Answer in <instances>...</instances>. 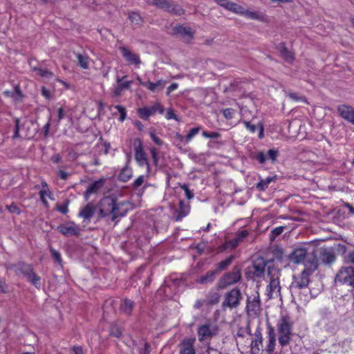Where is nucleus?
<instances>
[{"label": "nucleus", "instance_id": "7", "mask_svg": "<svg viewBox=\"0 0 354 354\" xmlns=\"http://www.w3.org/2000/svg\"><path fill=\"white\" fill-rule=\"evenodd\" d=\"M132 204L127 200L117 201L112 197V221L118 216H124L132 209Z\"/></svg>", "mask_w": 354, "mask_h": 354}, {"label": "nucleus", "instance_id": "1", "mask_svg": "<svg viewBox=\"0 0 354 354\" xmlns=\"http://www.w3.org/2000/svg\"><path fill=\"white\" fill-rule=\"evenodd\" d=\"M318 268V260L314 256H310L305 263L304 270L299 274L293 277V281L289 288L290 292L297 294L299 290L308 287L310 282V277Z\"/></svg>", "mask_w": 354, "mask_h": 354}, {"label": "nucleus", "instance_id": "35", "mask_svg": "<svg viewBox=\"0 0 354 354\" xmlns=\"http://www.w3.org/2000/svg\"><path fill=\"white\" fill-rule=\"evenodd\" d=\"M276 179L274 176H268L265 179H260L259 182L257 183L256 188L259 191H265L268 185Z\"/></svg>", "mask_w": 354, "mask_h": 354}, {"label": "nucleus", "instance_id": "19", "mask_svg": "<svg viewBox=\"0 0 354 354\" xmlns=\"http://www.w3.org/2000/svg\"><path fill=\"white\" fill-rule=\"evenodd\" d=\"M138 80L140 85L145 87L147 89L151 92L162 90L166 84V82L163 80H160L156 82H152L150 80H148L147 82H143L140 77H138Z\"/></svg>", "mask_w": 354, "mask_h": 354}, {"label": "nucleus", "instance_id": "13", "mask_svg": "<svg viewBox=\"0 0 354 354\" xmlns=\"http://www.w3.org/2000/svg\"><path fill=\"white\" fill-rule=\"evenodd\" d=\"M266 344L264 351L266 354H276L275 346H276V334L274 327L269 325L266 331Z\"/></svg>", "mask_w": 354, "mask_h": 354}, {"label": "nucleus", "instance_id": "43", "mask_svg": "<svg viewBox=\"0 0 354 354\" xmlns=\"http://www.w3.org/2000/svg\"><path fill=\"white\" fill-rule=\"evenodd\" d=\"M243 8L234 2H231V3L229 6V8L227 10H230L233 13L241 15V13L243 12Z\"/></svg>", "mask_w": 354, "mask_h": 354}, {"label": "nucleus", "instance_id": "60", "mask_svg": "<svg viewBox=\"0 0 354 354\" xmlns=\"http://www.w3.org/2000/svg\"><path fill=\"white\" fill-rule=\"evenodd\" d=\"M248 231L247 230H243L237 232L236 235V239L239 241H242L245 237L248 236Z\"/></svg>", "mask_w": 354, "mask_h": 354}, {"label": "nucleus", "instance_id": "56", "mask_svg": "<svg viewBox=\"0 0 354 354\" xmlns=\"http://www.w3.org/2000/svg\"><path fill=\"white\" fill-rule=\"evenodd\" d=\"M150 153L151 155L152 161L154 165H157L158 162V149L156 147H151L150 149Z\"/></svg>", "mask_w": 354, "mask_h": 354}, {"label": "nucleus", "instance_id": "47", "mask_svg": "<svg viewBox=\"0 0 354 354\" xmlns=\"http://www.w3.org/2000/svg\"><path fill=\"white\" fill-rule=\"evenodd\" d=\"M115 108L118 110L119 113V120L120 122H124V120L127 118V111L126 109L121 105H116Z\"/></svg>", "mask_w": 354, "mask_h": 354}, {"label": "nucleus", "instance_id": "29", "mask_svg": "<svg viewBox=\"0 0 354 354\" xmlns=\"http://www.w3.org/2000/svg\"><path fill=\"white\" fill-rule=\"evenodd\" d=\"M246 19L263 21L265 15L262 12L251 11L243 8L241 15Z\"/></svg>", "mask_w": 354, "mask_h": 354}, {"label": "nucleus", "instance_id": "15", "mask_svg": "<svg viewBox=\"0 0 354 354\" xmlns=\"http://www.w3.org/2000/svg\"><path fill=\"white\" fill-rule=\"evenodd\" d=\"M318 263L321 261L325 264H330L336 259L335 251L333 248H321L319 252V256L317 257Z\"/></svg>", "mask_w": 354, "mask_h": 354}, {"label": "nucleus", "instance_id": "22", "mask_svg": "<svg viewBox=\"0 0 354 354\" xmlns=\"http://www.w3.org/2000/svg\"><path fill=\"white\" fill-rule=\"evenodd\" d=\"M135 307V302L128 298L121 299L119 310L120 313L127 316L132 315L133 308Z\"/></svg>", "mask_w": 354, "mask_h": 354}, {"label": "nucleus", "instance_id": "12", "mask_svg": "<svg viewBox=\"0 0 354 354\" xmlns=\"http://www.w3.org/2000/svg\"><path fill=\"white\" fill-rule=\"evenodd\" d=\"M310 256H314L317 258V254L313 252L311 253H307V251L305 248H298L295 249L290 254V260L295 263H303L305 266V263L309 259Z\"/></svg>", "mask_w": 354, "mask_h": 354}, {"label": "nucleus", "instance_id": "34", "mask_svg": "<svg viewBox=\"0 0 354 354\" xmlns=\"http://www.w3.org/2000/svg\"><path fill=\"white\" fill-rule=\"evenodd\" d=\"M280 53L281 57L288 62H292L295 59L294 54L288 50L286 48L285 43L282 42L279 44Z\"/></svg>", "mask_w": 354, "mask_h": 354}, {"label": "nucleus", "instance_id": "14", "mask_svg": "<svg viewBox=\"0 0 354 354\" xmlns=\"http://www.w3.org/2000/svg\"><path fill=\"white\" fill-rule=\"evenodd\" d=\"M57 230L65 236H78L80 231V227L74 222L61 224Z\"/></svg>", "mask_w": 354, "mask_h": 354}, {"label": "nucleus", "instance_id": "53", "mask_svg": "<svg viewBox=\"0 0 354 354\" xmlns=\"http://www.w3.org/2000/svg\"><path fill=\"white\" fill-rule=\"evenodd\" d=\"M202 136L206 138H218L221 136V133L218 132L207 131H203Z\"/></svg>", "mask_w": 354, "mask_h": 354}, {"label": "nucleus", "instance_id": "16", "mask_svg": "<svg viewBox=\"0 0 354 354\" xmlns=\"http://www.w3.org/2000/svg\"><path fill=\"white\" fill-rule=\"evenodd\" d=\"M120 50L122 56L129 64L139 65L141 62L139 55L131 52L124 46H120Z\"/></svg>", "mask_w": 354, "mask_h": 354}, {"label": "nucleus", "instance_id": "46", "mask_svg": "<svg viewBox=\"0 0 354 354\" xmlns=\"http://www.w3.org/2000/svg\"><path fill=\"white\" fill-rule=\"evenodd\" d=\"M77 57L78 59L79 64L82 68L86 69L88 68V57L82 54H77Z\"/></svg>", "mask_w": 354, "mask_h": 354}, {"label": "nucleus", "instance_id": "50", "mask_svg": "<svg viewBox=\"0 0 354 354\" xmlns=\"http://www.w3.org/2000/svg\"><path fill=\"white\" fill-rule=\"evenodd\" d=\"M152 109L153 113L155 114L156 113H159L160 114H163L165 112V109L160 102H157L153 104V106H150Z\"/></svg>", "mask_w": 354, "mask_h": 354}, {"label": "nucleus", "instance_id": "36", "mask_svg": "<svg viewBox=\"0 0 354 354\" xmlns=\"http://www.w3.org/2000/svg\"><path fill=\"white\" fill-rule=\"evenodd\" d=\"M137 113L139 118L144 120H148L150 116L154 115L151 108L149 106L139 108L137 111Z\"/></svg>", "mask_w": 354, "mask_h": 354}, {"label": "nucleus", "instance_id": "8", "mask_svg": "<svg viewBox=\"0 0 354 354\" xmlns=\"http://www.w3.org/2000/svg\"><path fill=\"white\" fill-rule=\"evenodd\" d=\"M335 282L354 288V268L351 267L341 268L335 276Z\"/></svg>", "mask_w": 354, "mask_h": 354}, {"label": "nucleus", "instance_id": "55", "mask_svg": "<svg viewBox=\"0 0 354 354\" xmlns=\"http://www.w3.org/2000/svg\"><path fill=\"white\" fill-rule=\"evenodd\" d=\"M254 158L261 164L265 163L267 160L266 155L264 153L263 151L257 152Z\"/></svg>", "mask_w": 354, "mask_h": 354}, {"label": "nucleus", "instance_id": "44", "mask_svg": "<svg viewBox=\"0 0 354 354\" xmlns=\"http://www.w3.org/2000/svg\"><path fill=\"white\" fill-rule=\"evenodd\" d=\"M201 127L191 129L188 133L186 135V144L189 143L193 139V138L199 133Z\"/></svg>", "mask_w": 354, "mask_h": 354}, {"label": "nucleus", "instance_id": "59", "mask_svg": "<svg viewBox=\"0 0 354 354\" xmlns=\"http://www.w3.org/2000/svg\"><path fill=\"white\" fill-rule=\"evenodd\" d=\"M279 151L277 149H269L268 151V158L272 160V162H274L277 160L278 156Z\"/></svg>", "mask_w": 354, "mask_h": 354}, {"label": "nucleus", "instance_id": "10", "mask_svg": "<svg viewBox=\"0 0 354 354\" xmlns=\"http://www.w3.org/2000/svg\"><path fill=\"white\" fill-rule=\"evenodd\" d=\"M246 310L248 313L250 315H257L259 313L261 310V300L258 292H255L254 294L248 297Z\"/></svg>", "mask_w": 354, "mask_h": 354}, {"label": "nucleus", "instance_id": "25", "mask_svg": "<svg viewBox=\"0 0 354 354\" xmlns=\"http://www.w3.org/2000/svg\"><path fill=\"white\" fill-rule=\"evenodd\" d=\"M263 348V337L260 331L256 330L254 333V339L251 344L252 354H259Z\"/></svg>", "mask_w": 354, "mask_h": 354}, {"label": "nucleus", "instance_id": "41", "mask_svg": "<svg viewBox=\"0 0 354 354\" xmlns=\"http://www.w3.org/2000/svg\"><path fill=\"white\" fill-rule=\"evenodd\" d=\"M50 252L54 261L57 262L59 265H62V259L59 252L54 249L53 247L49 248Z\"/></svg>", "mask_w": 354, "mask_h": 354}, {"label": "nucleus", "instance_id": "49", "mask_svg": "<svg viewBox=\"0 0 354 354\" xmlns=\"http://www.w3.org/2000/svg\"><path fill=\"white\" fill-rule=\"evenodd\" d=\"M6 208L11 214H15L17 215H19L21 214L19 207L15 203H12L10 205H6Z\"/></svg>", "mask_w": 354, "mask_h": 354}, {"label": "nucleus", "instance_id": "30", "mask_svg": "<svg viewBox=\"0 0 354 354\" xmlns=\"http://www.w3.org/2000/svg\"><path fill=\"white\" fill-rule=\"evenodd\" d=\"M133 176V169L128 165L124 166L118 174V179L124 183L128 182Z\"/></svg>", "mask_w": 354, "mask_h": 354}, {"label": "nucleus", "instance_id": "20", "mask_svg": "<svg viewBox=\"0 0 354 354\" xmlns=\"http://www.w3.org/2000/svg\"><path fill=\"white\" fill-rule=\"evenodd\" d=\"M266 263L263 258H257L252 266V272L256 277H261L264 275Z\"/></svg>", "mask_w": 354, "mask_h": 354}, {"label": "nucleus", "instance_id": "42", "mask_svg": "<svg viewBox=\"0 0 354 354\" xmlns=\"http://www.w3.org/2000/svg\"><path fill=\"white\" fill-rule=\"evenodd\" d=\"M69 203L70 201L68 199H66L63 203L56 205V209L62 214H66L68 212V207Z\"/></svg>", "mask_w": 354, "mask_h": 354}, {"label": "nucleus", "instance_id": "6", "mask_svg": "<svg viewBox=\"0 0 354 354\" xmlns=\"http://www.w3.org/2000/svg\"><path fill=\"white\" fill-rule=\"evenodd\" d=\"M149 3L173 15H182L185 13V10L172 0H151Z\"/></svg>", "mask_w": 354, "mask_h": 354}, {"label": "nucleus", "instance_id": "62", "mask_svg": "<svg viewBox=\"0 0 354 354\" xmlns=\"http://www.w3.org/2000/svg\"><path fill=\"white\" fill-rule=\"evenodd\" d=\"M165 118L167 120L174 119V120H178L176 115L175 114L174 111L171 109H169L167 110L166 115H165Z\"/></svg>", "mask_w": 354, "mask_h": 354}, {"label": "nucleus", "instance_id": "17", "mask_svg": "<svg viewBox=\"0 0 354 354\" xmlns=\"http://www.w3.org/2000/svg\"><path fill=\"white\" fill-rule=\"evenodd\" d=\"M31 70L35 73L37 75L40 76L41 77L44 78L46 80H50L52 79L56 80L57 82H59L64 84H65V82L62 81V80L55 77L54 73L49 70L44 68H41L39 66H31Z\"/></svg>", "mask_w": 354, "mask_h": 354}, {"label": "nucleus", "instance_id": "5", "mask_svg": "<svg viewBox=\"0 0 354 354\" xmlns=\"http://www.w3.org/2000/svg\"><path fill=\"white\" fill-rule=\"evenodd\" d=\"M243 296L239 288H234L227 291L222 303L223 308H236L241 304Z\"/></svg>", "mask_w": 354, "mask_h": 354}, {"label": "nucleus", "instance_id": "2", "mask_svg": "<svg viewBox=\"0 0 354 354\" xmlns=\"http://www.w3.org/2000/svg\"><path fill=\"white\" fill-rule=\"evenodd\" d=\"M293 322L288 315L280 317L276 327L279 345L283 348L287 346L291 342L292 336Z\"/></svg>", "mask_w": 354, "mask_h": 354}, {"label": "nucleus", "instance_id": "4", "mask_svg": "<svg viewBox=\"0 0 354 354\" xmlns=\"http://www.w3.org/2000/svg\"><path fill=\"white\" fill-rule=\"evenodd\" d=\"M268 275L270 277L269 284L266 287L267 296L269 299L277 298L281 296V286L279 277V271L272 270L270 267L268 270Z\"/></svg>", "mask_w": 354, "mask_h": 354}, {"label": "nucleus", "instance_id": "45", "mask_svg": "<svg viewBox=\"0 0 354 354\" xmlns=\"http://www.w3.org/2000/svg\"><path fill=\"white\" fill-rule=\"evenodd\" d=\"M145 176L144 175H141L136 178L131 184V187L133 189L136 190L138 187L143 185L145 181Z\"/></svg>", "mask_w": 354, "mask_h": 354}, {"label": "nucleus", "instance_id": "52", "mask_svg": "<svg viewBox=\"0 0 354 354\" xmlns=\"http://www.w3.org/2000/svg\"><path fill=\"white\" fill-rule=\"evenodd\" d=\"M10 292L9 286L3 277H0V292L8 293Z\"/></svg>", "mask_w": 354, "mask_h": 354}, {"label": "nucleus", "instance_id": "31", "mask_svg": "<svg viewBox=\"0 0 354 354\" xmlns=\"http://www.w3.org/2000/svg\"><path fill=\"white\" fill-rule=\"evenodd\" d=\"M95 208L92 204L86 205L79 213V216L85 220H90L94 215Z\"/></svg>", "mask_w": 354, "mask_h": 354}, {"label": "nucleus", "instance_id": "54", "mask_svg": "<svg viewBox=\"0 0 354 354\" xmlns=\"http://www.w3.org/2000/svg\"><path fill=\"white\" fill-rule=\"evenodd\" d=\"M239 243L240 242L236 238H234L226 241L225 245L227 248L234 249L239 245Z\"/></svg>", "mask_w": 354, "mask_h": 354}, {"label": "nucleus", "instance_id": "27", "mask_svg": "<svg viewBox=\"0 0 354 354\" xmlns=\"http://www.w3.org/2000/svg\"><path fill=\"white\" fill-rule=\"evenodd\" d=\"M198 339L204 341L211 338L213 336V333L209 324H203L198 328Z\"/></svg>", "mask_w": 354, "mask_h": 354}, {"label": "nucleus", "instance_id": "21", "mask_svg": "<svg viewBox=\"0 0 354 354\" xmlns=\"http://www.w3.org/2000/svg\"><path fill=\"white\" fill-rule=\"evenodd\" d=\"M189 212L190 205L189 203H185L183 201H180L179 207L174 214L175 221H182V219L187 216L189 214Z\"/></svg>", "mask_w": 354, "mask_h": 354}, {"label": "nucleus", "instance_id": "18", "mask_svg": "<svg viewBox=\"0 0 354 354\" xmlns=\"http://www.w3.org/2000/svg\"><path fill=\"white\" fill-rule=\"evenodd\" d=\"M337 111L342 118L354 124V108L343 104L338 106Z\"/></svg>", "mask_w": 354, "mask_h": 354}, {"label": "nucleus", "instance_id": "3", "mask_svg": "<svg viewBox=\"0 0 354 354\" xmlns=\"http://www.w3.org/2000/svg\"><path fill=\"white\" fill-rule=\"evenodd\" d=\"M242 278L240 267L235 266L230 272H225L218 281L216 288L223 290L239 283Z\"/></svg>", "mask_w": 354, "mask_h": 354}, {"label": "nucleus", "instance_id": "61", "mask_svg": "<svg viewBox=\"0 0 354 354\" xmlns=\"http://www.w3.org/2000/svg\"><path fill=\"white\" fill-rule=\"evenodd\" d=\"M215 2L221 7H223L226 10H228L229 6L232 1L229 0H214Z\"/></svg>", "mask_w": 354, "mask_h": 354}, {"label": "nucleus", "instance_id": "9", "mask_svg": "<svg viewBox=\"0 0 354 354\" xmlns=\"http://www.w3.org/2000/svg\"><path fill=\"white\" fill-rule=\"evenodd\" d=\"M134 156L135 160L140 167H146L147 171H149V162L147 155L144 151V147L141 140L137 139L135 141Z\"/></svg>", "mask_w": 354, "mask_h": 354}, {"label": "nucleus", "instance_id": "57", "mask_svg": "<svg viewBox=\"0 0 354 354\" xmlns=\"http://www.w3.org/2000/svg\"><path fill=\"white\" fill-rule=\"evenodd\" d=\"M243 124H244L245 127L250 132V133H254L257 130V126L252 124L250 123V122L247 120H243Z\"/></svg>", "mask_w": 354, "mask_h": 354}, {"label": "nucleus", "instance_id": "11", "mask_svg": "<svg viewBox=\"0 0 354 354\" xmlns=\"http://www.w3.org/2000/svg\"><path fill=\"white\" fill-rule=\"evenodd\" d=\"M127 77V75H124L122 77L118 76L116 77V85L113 91L115 96H121L124 95L127 91L131 89L133 81L128 80Z\"/></svg>", "mask_w": 354, "mask_h": 354}, {"label": "nucleus", "instance_id": "28", "mask_svg": "<svg viewBox=\"0 0 354 354\" xmlns=\"http://www.w3.org/2000/svg\"><path fill=\"white\" fill-rule=\"evenodd\" d=\"M34 268L32 265L26 263L25 262H19L16 265V272H19L23 274L26 278L32 271Z\"/></svg>", "mask_w": 354, "mask_h": 354}, {"label": "nucleus", "instance_id": "37", "mask_svg": "<svg viewBox=\"0 0 354 354\" xmlns=\"http://www.w3.org/2000/svg\"><path fill=\"white\" fill-rule=\"evenodd\" d=\"M26 279L35 288L38 289L40 288L41 277L38 274H37L34 270L26 277Z\"/></svg>", "mask_w": 354, "mask_h": 354}, {"label": "nucleus", "instance_id": "23", "mask_svg": "<svg viewBox=\"0 0 354 354\" xmlns=\"http://www.w3.org/2000/svg\"><path fill=\"white\" fill-rule=\"evenodd\" d=\"M104 182L105 180L104 178H100L90 184L84 194L85 199L86 201L88 200L91 194L97 193L104 186Z\"/></svg>", "mask_w": 354, "mask_h": 354}, {"label": "nucleus", "instance_id": "38", "mask_svg": "<svg viewBox=\"0 0 354 354\" xmlns=\"http://www.w3.org/2000/svg\"><path fill=\"white\" fill-rule=\"evenodd\" d=\"M220 298H221V295L218 292L211 291L207 295V304H208V305L217 304L220 301Z\"/></svg>", "mask_w": 354, "mask_h": 354}, {"label": "nucleus", "instance_id": "58", "mask_svg": "<svg viewBox=\"0 0 354 354\" xmlns=\"http://www.w3.org/2000/svg\"><path fill=\"white\" fill-rule=\"evenodd\" d=\"M149 136L156 145L158 146L162 145V140L159 137H158L153 131L149 132Z\"/></svg>", "mask_w": 354, "mask_h": 354}, {"label": "nucleus", "instance_id": "24", "mask_svg": "<svg viewBox=\"0 0 354 354\" xmlns=\"http://www.w3.org/2000/svg\"><path fill=\"white\" fill-rule=\"evenodd\" d=\"M174 32L176 35H180L183 37H187V41L189 42L194 39V32L192 30L190 27L184 26L183 25H176L174 28Z\"/></svg>", "mask_w": 354, "mask_h": 354}, {"label": "nucleus", "instance_id": "32", "mask_svg": "<svg viewBox=\"0 0 354 354\" xmlns=\"http://www.w3.org/2000/svg\"><path fill=\"white\" fill-rule=\"evenodd\" d=\"M234 259V256L232 254L227 257L225 259L218 262L216 264V268L215 269L216 272L218 273L219 272L227 270V268L232 263Z\"/></svg>", "mask_w": 354, "mask_h": 354}, {"label": "nucleus", "instance_id": "39", "mask_svg": "<svg viewBox=\"0 0 354 354\" xmlns=\"http://www.w3.org/2000/svg\"><path fill=\"white\" fill-rule=\"evenodd\" d=\"M180 354H195V348L191 341L183 342Z\"/></svg>", "mask_w": 354, "mask_h": 354}, {"label": "nucleus", "instance_id": "64", "mask_svg": "<svg viewBox=\"0 0 354 354\" xmlns=\"http://www.w3.org/2000/svg\"><path fill=\"white\" fill-rule=\"evenodd\" d=\"M150 345L148 342H145L143 348L141 349L140 354H149Z\"/></svg>", "mask_w": 354, "mask_h": 354}, {"label": "nucleus", "instance_id": "33", "mask_svg": "<svg viewBox=\"0 0 354 354\" xmlns=\"http://www.w3.org/2000/svg\"><path fill=\"white\" fill-rule=\"evenodd\" d=\"M217 274L216 271L215 270H210L206 272L205 274L200 277L197 282L201 284H206L209 283H212L214 281L215 275Z\"/></svg>", "mask_w": 354, "mask_h": 354}, {"label": "nucleus", "instance_id": "63", "mask_svg": "<svg viewBox=\"0 0 354 354\" xmlns=\"http://www.w3.org/2000/svg\"><path fill=\"white\" fill-rule=\"evenodd\" d=\"M181 187L185 191V196L188 199H192L194 197L193 192L189 189L187 185H183Z\"/></svg>", "mask_w": 354, "mask_h": 354}, {"label": "nucleus", "instance_id": "51", "mask_svg": "<svg viewBox=\"0 0 354 354\" xmlns=\"http://www.w3.org/2000/svg\"><path fill=\"white\" fill-rule=\"evenodd\" d=\"M283 230H284L283 226H279V227L274 228L271 231L270 239L274 240L277 236L283 233Z\"/></svg>", "mask_w": 354, "mask_h": 354}, {"label": "nucleus", "instance_id": "40", "mask_svg": "<svg viewBox=\"0 0 354 354\" xmlns=\"http://www.w3.org/2000/svg\"><path fill=\"white\" fill-rule=\"evenodd\" d=\"M129 19L131 23L134 25H141L142 23V19L139 13L136 12H132L129 14Z\"/></svg>", "mask_w": 354, "mask_h": 354}, {"label": "nucleus", "instance_id": "48", "mask_svg": "<svg viewBox=\"0 0 354 354\" xmlns=\"http://www.w3.org/2000/svg\"><path fill=\"white\" fill-rule=\"evenodd\" d=\"M223 117L226 120H231L234 118V115L235 113V110L232 108H226L223 109L222 111Z\"/></svg>", "mask_w": 354, "mask_h": 354}, {"label": "nucleus", "instance_id": "26", "mask_svg": "<svg viewBox=\"0 0 354 354\" xmlns=\"http://www.w3.org/2000/svg\"><path fill=\"white\" fill-rule=\"evenodd\" d=\"M111 214V198L106 196L99 203V216L102 218Z\"/></svg>", "mask_w": 354, "mask_h": 354}]
</instances>
